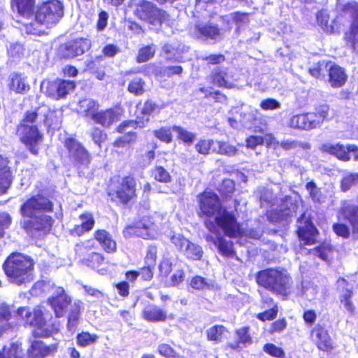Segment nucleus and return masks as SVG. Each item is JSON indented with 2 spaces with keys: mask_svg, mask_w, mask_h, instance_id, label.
<instances>
[{
  "mask_svg": "<svg viewBox=\"0 0 358 358\" xmlns=\"http://www.w3.org/2000/svg\"><path fill=\"white\" fill-rule=\"evenodd\" d=\"M122 115V110L121 108L110 107L103 110H99L92 122L103 128L108 129L120 121Z\"/></svg>",
  "mask_w": 358,
  "mask_h": 358,
  "instance_id": "393cba45",
  "label": "nucleus"
},
{
  "mask_svg": "<svg viewBox=\"0 0 358 358\" xmlns=\"http://www.w3.org/2000/svg\"><path fill=\"white\" fill-rule=\"evenodd\" d=\"M162 216L155 213L143 215L124 227L122 230L123 237L126 239L132 238L144 240L154 239L162 225Z\"/></svg>",
  "mask_w": 358,
  "mask_h": 358,
  "instance_id": "6e6552de",
  "label": "nucleus"
},
{
  "mask_svg": "<svg viewBox=\"0 0 358 358\" xmlns=\"http://www.w3.org/2000/svg\"><path fill=\"white\" fill-rule=\"evenodd\" d=\"M203 255L202 248L190 241L188 246L185 250L184 255L187 259L191 261L201 260Z\"/></svg>",
  "mask_w": 358,
  "mask_h": 358,
  "instance_id": "a18cd8bd",
  "label": "nucleus"
},
{
  "mask_svg": "<svg viewBox=\"0 0 358 358\" xmlns=\"http://www.w3.org/2000/svg\"><path fill=\"white\" fill-rule=\"evenodd\" d=\"M10 6L20 16L29 18L34 13L35 0H10Z\"/></svg>",
  "mask_w": 358,
  "mask_h": 358,
  "instance_id": "c9c22d12",
  "label": "nucleus"
},
{
  "mask_svg": "<svg viewBox=\"0 0 358 358\" xmlns=\"http://www.w3.org/2000/svg\"><path fill=\"white\" fill-rule=\"evenodd\" d=\"M228 332L227 328L223 324H215L207 329L206 339L215 344H219L224 341Z\"/></svg>",
  "mask_w": 358,
  "mask_h": 358,
  "instance_id": "4c0bfd02",
  "label": "nucleus"
},
{
  "mask_svg": "<svg viewBox=\"0 0 358 358\" xmlns=\"http://www.w3.org/2000/svg\"><path fill=\"white\" fill-rule=\"evenodd\" d=\"M78 107L83 117L93 121L99 110L100 104L94 99L85 98L79 101Z\"/></svg>",
  "mask_w": 358,
  "mask_h": 358,
  "instance_id": "f704fd0d",
  "label": "nucleus"
},
{
  "mask_svg": "<svg viewBox=\"0 0 358 358\" xmlns=\"http://www.w3.org/2000/svg\"><path fill=\"white\" fill-rule=\"evenodd\" d=\"M189 285L196 290H203L210 287L205 278L199 275H196L191 278Z\"/></svg>",
  "mask_w": 358,
  "mask_h": 358,
  "instance_id": "774afa93",
  "label": "nucleus"
},
{
  "mask_svg": "<svg viewBox=\"0 0 358 358\" xmlns=\"http://www.w3.org/2000/svg\"><path fill=\"white\" fill-rule=\"evenodd\" d=\"M145 81L141 77L134 78L127 86V91L136 96L142 95L145 92Z\"/></svg>",
  "mask_w": 358,
  "mask_h": 358,
  "instance_id": "49530a36",
  "label": "nucleus"
},
{
  "mask_svg": "<svg viewBox=\"0 0 358 358\" xmlns=\"http://www.w3.org/2000/svg\"><path fill=\"white\" fill-rule=\"evenodd\" d=\"M90 136L94 143L99 148H101L102 144L106 141L108 136L106 133L98 127L92 128Z\"/></svg>",
  "mask_w": 358,
  "mask_h": 358,
  "instance_id": "5fc2aeb1",
  "label": "nucleus"
},
{
  "mask_svg": "<svg viewBox=\"0 0 358 358\" xmlns=\"http://www.w3.org/2000/svg\"><path fill=\"white\" fill-rule=\"evenodd\" d=\"M255 280L259 287L286 300L291 294L293 283L291 275L278 268H268L260 270L255 275Z\"/></svg>",
  "mask_w": 358,
  "mask_h": 358,
  "instance_id": "20e7f679",
  "label": "nucleus"
},
{
  "mask_svg": "<svg viewBox=\"0 0 358 358\" xmlns=\"http://www.w3.org/2000/svg\"><path fill=\"white\" fill-rule=\"evenodd\" d=\"M41 108L38 106L34 110H27L16 126V135L19 141L34 156L39 155L45 138L43 132L36 124Z\"/></svg>",
  "mask_w": 358,
  "mask_h": 358,
  "instance_id": "f03ea898",
  "label": "nucleus"
},
{
  "mask_svg": "<svg viewBox=\"0 0 358 358\" xmlns=\"http://www.w3.org/2000/svg\"><path fill=\"white\" fill-rule=\"evenodd\" d=\"M173 131L176 133V138L179 142H182L185 145L189 146L193 144L196 139V134L188 131L180 125H173Z\"/></svg>",
  "mask_w": 358,
  "mask_h": 358,
  "instance_id": "a19ab883",
  "label": "nucleus"
},
{
  "mask_svg": "<svg viewBox=\"0 0 358 358\" xmlns=\"http://www.w3.org/2000/svg\"><path fill=\"white\" fill-rule=\"evenodd\" d=\"M15 313L24 327L34 328L31 331L33 338H49L59 331L58 324L55 322H49L44 308L41 306L33 308L29 306H20Z\"/></svg>",
  "mask_w": 358,
  "mask_h": 358,
  "instance_id": "7ed1b4c3",
  "label": "nucleus"
},
{
  "mask_svg": "<svg viewBox=\"0 0 358 358\" xmlns=\"http://www.w3.org/2000/svg\"><path fill=\"white\" fill-rule=\"evenodd\" d=\"M172 127H161L153 131V135L161 142L171 143L173 141Z\"/></svg>",
  "mask_w": 358,
  "mask_h": 358,
  "instance_id": "09e8293b",
  "label": "nucleus"
},
{
  "mask_svg": "<svg viewBox=\"0 0 358 358\" xmlns=\"http://www.w3.org/2000/svg\"><path fill=\"white\" fill-rule=\"evenodd\" d=\"M152 176L155 180L163 183H167L171 180L170 173L162 166L155 167L152 170Z\"/></svg>",
  "mask_w": 358,
  "mask_h": 358,
  "instance_id": "4d7b16f0",
  "label": "nucleus"
},
{
  "mask_svg": "<svg viewBox=\"0 0 358 358\" xmlns=\"http://www.w3.org/2000/svg\"><path fill=\"white\" fill-rule=\"evenodd\" d=\"M99 336L95 334H90L89 331H82L76 336V343L78 346L84 348L95 343Z\"/></svg>",
  "mask_w": 358,
  "mask_h": 358,
  "instance_id": "de8ad7c7",
  "label": "nucleus"
},
{
  "mask_svg": "<svg viewBox=\"0 0 358 358\" xmlns=\"http://www.w3.org/2000/svg\"><path fill=\"white\" fill-rule=\"evenodd\" d=\"M328 81L334 88L343 87L348 80V75L344 69L336 64H331L327 69Z\"/></svg>",
  "mask_w": 358,
  "mask_h": 358,
  "instance_id": "c85d7f7f",
  "label": "nucleus"
},
{
  "mask_svg": "<svg viewBox=\"0 0 358 358\" xmlns=\"http://www.w3.org/2000/svg\"><path fill=\"white\" fill-rule=\"evenodd\" d=\"M31 218L24 220L22 224V229L27 233H38V234L44 236L52 230L54 220L50 215L42 214Z\"/></svg>",
  "mask_w": 358,
  "mask_h": 358,
  "instance_id": "6ab92c4d",
  "label": "nucleus"
},
{
  "mask_svg": "<svg viewBox=\"0 0 358 358\" xmlns=\"http://www.w3.org/2000/svg\"><path fill=\"white\" fill-rule=\"evenodd\" d=\"M76 82L64 79L49 81L45 89L46 95L55 100L64 99L67 94L76 88Z\"/></svg>",
  "mask_w": 358,
  "mask_h": 358,
  "instance_id": "5701e85b",
  "label": "nucleus"
},
{
  "mask_svg": "<svg viewBox=\"0 0 358 358\" xmlns=\"http://www.w3.org/2000/svg\"><path fill=\"white\" fill-rule=\"evenodd\" d=\"M171 241L178 250L183 253L190 243L189 240L181 234L173 235L171 237Z\"/></svg>",
  "mask_w": 358,
  "mask_h": 358,
  "instance_id": "338daca9",
  "label": "nucleus"
},
{
  "mask_svg": "<svg viewBox=\"0 0 358 358\" xmlns=\"http://www.w3.org/2000/svg\"><path fill=\"white\" fill-rule=\"evenodd\" d=\"M278 313V306L277 303H275L271 308L257 313L256 317L263 322L273 321L277 317Z\"/></svg>",
  "mask_w": 358,
  "mask_h": 358,
  "instance_id": "6e6d98bb",
  "label": "nucleus"
},
{
  "mask_svg": "<svg viewBox=\"0 0 358 358\" xmlns=\"http://www.w3.org/2000/svg\"><path fill=\"white\" fill-rule=\"evenodd\" d=\"M297 222L299 225L296 233L298 238L304 245H313L316 243V238L319 235V231L313 222L312 217L303 213L299 217Z\"/></svg>",
  "mask_w": 358,
  "mask_h": 358,
  "instance_id": "a211bd4d",
  "label": "nucleus"
},
{
  "mask_svg": "<svg viewBox=\"0 0 358 358\" xmlns=\"http://www.w3.org/2000/svg\"><path fill=\"white\" fill-rule=\"evenodd\" d=\"M97 250L95 243L89 239L85 243L77 244L76 251L83 265L95 269L102 266L106 259L104 255Z\"/></svg>",
  "mask_w": 358,
  "mask_h": 358,
  "instance_id": "ddd939ff",
  "label": "nucleus"
},
{
  "mask_svg": "<svg viewBox=\"0 0 358 358\" xmlns=\"http://www.w3.org/2000/svg\"><path fill=\"white\" fill-rule=\"evenodd\" d=\"M136 137V132L130 131L129 132H127L124 136L117 137L113 141V145L115 148H123L135 142Z\"/></svg>",
  "mask_w": 358,
  "mask_h": 358,
  "instance_id": "864d4df0",
  "label": "nucleus"
},
{
  "mask_svg": "<svg viewBox=\"0 0 358 358\" xmlns=\"http://www.w3.org/2000/svg\"><path fill=\"white\" fill-rule=\"evenodd\" d=\"M174 314H167L166 312L159 306L151 304L145 306L142 312L141 317L145 321L149 322H164L167 320L175 318Z\"/></svg>",
  "mask_w": 358,
  "mask_h": 358,
  "instance_id": "cd10ccee",
  "label": "nucleus"
},
{
  "mask_svg": "<svg viewBox=\"0 0 358 358\" xmlns=\"http://www.w3.org/2000/svg\"><path fill=\"white\" fill-rule=\"evenodd\" d=\"M206 240L214 243L220 253L225 257H233L236 256V252L234 249L233 243L227 241L223 236L218 234L215 238L212 235L206 236Z\"/></svg>",
  "mask_w": 358,
  "mask_h": 358,
  "instance_id": "2f4dec72",
  "label": "nucleus"
},
{
  "mask_svg": "<svg viewBox=\"0 0 358 358\" xmlns=\"http://www.w3.org/2000/svg\"><path fill=\"white\" fill-rule=\"evenodd\" d=\"M198 217L203 220L205 227L215 233L217 228L231 238L243 235V230L234 211L223 206L218 195L213 191L204 190L196 196Z\"/></svg>",
  "mask_w": 358,
  "mask_h": 358,
  "instance_id": "f257e3e1",
  "label": "nucleus"
},
{
  "mask_svg": "<svg viewBox=\"0 0 358 358\" xmlns=\"http://www.w3.org/2000/svg\"><path fill=\"white\" fill-rule=\"evenodd\" d=\"M357 184H358V172L350 173L341 178L340 187L341 191L345 192Z\"/></svg>",
  "mask_w": 358,
  "mask_h": 358,
  "instance_id": "603ef678",
  "label": "nucleus"
},
{
  "mask_svg": "<svg viewBox=\"0 0 358 358\" xmlns=\"http://www.w3.org/2000/svg\"><path fill=\"white\" fill-rule=\"evenodd\" d=\"M92 47V41L88 38L78 37L65 43L64 45V56L73 58L80 56L89 51Z\"/></svg>",
  "mask_w": 358,
  "mask_h": 358,
  "instance_id": "b1692460",
  "label": "nucleus"
},
{
  "mask_svg": "<svg viewBox=\"0 0 358 358\" xmlns=\"http://www.w3.org/2000/svg\"><path fill=\"white\" fill-rule=\"evenodd\" d=\"M319 150L322 153L331 155L341 162L358 161V146L355 144L325 143L320 146Z\"/></svg>",
  "mask_w": 358,
  "mask_h": 358,
  "instance_id": "4468645a",
  "label": "nucleus"
},
{
  "mask_svg": "<svg viewBox=\"0 0 358 358\" xmlns=\"http://www.w3.org/2000/svg\"><path fill=\"white\" fill-rule=\"evenodd\" d=\"M43 337L30 338L29 346L27 354L22 353V343L12 342L9 348L4 346L0 350V358H45L55 354L58 349V343H54L50 345H45L40 340Z\"/></svg>",
  "mask_w": 358,
  "mask_h": 358,
  "instance_id": "39448f33",
  "label": "nucleus"
},
{
  "mask_svg": "<svg viewBox=\"0 0 358 358\" xmlns=\"http://www.w3.org/2000/svg\"><path fill=\"white\" fill-rule=\"evenodd\" d=\"M8 87L10 91L20 94L28 93L31 89L27 78L19 72H14L10 75Z\"/></svg>",
  "mask_w": 358,
  "mask_h": 358,
  "instance_id": "7c9ffc66",
  "label": "nucleus"
},
{
  "mask_svg": "<svg viewBox=\"0 0 358 358\" xmlns=\"http://www.w3.org/2000/svg\"><path fill=\"white\" fill-rule=\"evenodd\" d=\"M341 11L353 17V21L348 30L345 32L344 40L350 45L353 50H358V3L347 2L342 6Z\"/></svg>",
  "mask_w": 358,
  "mask_h": 358,
  "instance_id": "f3484780",
  "label": "nucleus"
},
{
  "mask_svg": "<svg viewBox=\"0 0 358 358\" xmlns=\"http://www.w3.org/2000/svg\"><path fill=\"white\" fill-rule=\"evenodd\" d=\"M330 64L331 62L318 61L313 66L308 69V73L310 76L317 79H322L324 76V70H327L329 67L328 66Z\"/></svg>",
  "mask_w": 358,
  "mask_h": 358,
  "instance_id": "8fccbe9b",
  "label": "nucleus"
},
{
  "mask_svg": "<svg viewBox=\"0 0 358 358\" xmlns=\"http://www.w3.org/2000/svg\"><path fill=\"white\" fill-rule=\"evenodd\" d=\"M157 247L155 245H150L148 247L146 254L144 258L145 264L155 266L157 259Z\"/></svg>",
  "mask_w": 358,
  "mask_h": 358,
  "instance_id": "69168bd1",
  "label": "nucleus"
},
{
  "mask_svg": "<svg viewBox=\"0 0 358 358\" xmlns=\"http://www.w3.org/2000/svg\"><path fill=\"white\" fill-rule=\"evenodd\" d=\"M68 152V157L75 165L88 166L92 159L91 155L86 148L73 136L66 137L63 142Z\"/></svg>",
  "mask_w": 358,
  "mask_h": 358,
  "instance_id": "dca6fc26",
  "label": "nucleus"
},
{
  "mask_svg": "<svg viewBox=\"0 0 358 358\" xmlns=\"http://www.w3.org/2000/svg\"><path fill=\"white\" fill-rule=\"evenodd\" d=\"M310 337L320 351L330 353L336 348V345L324 325L317 324L313 327L310 331Z\"/></svg>",
  "mask_w": 358,
  "mask_h": 358,
  "instance_id": "aec40b11",
  "label": "nucleus"
},
{
  "mask_svg": "<svg viewBox=\"0 0 358 358\" xmlns=\"http://www.w3.org/2000/svg\"><path fill=\"white\" fill-rule=\"evenodd\" d=\"M93 238L99 244L105 252L108 254H114L117 251V243L116 240L106 229H96L93 233Z\"/></svg>",
  "mask_w": 358,
  "mask_h": 358,
  "instance_id": "bb28decb",
  "label": "nucleus"
},
{
  "mask_svg": "<svg viewBox=\"0 0 358 358\" xmlns=\"http://www.w3.org/2000/svg\"><path fill=\"white\" fill-rule=\"evenodd\" d=\"M53 210V202L41 194L31 196L20 208V212L23 217H33L36 216V212L52 213Z\"/></svg>",
  "mask_w": 358,
  "mask_h": 358,
  "instance_id": "2eb2a0df",
  "label": "nucleus"
},
{
  "mask_svg": "<svg viewBox=\"0 0 358 358\" xmlns=\"http://www.w3.org/2000/svg\"><path fill=\"white\" fill-rule=\"evenodd\" d=\"M331 118L330 106L324 103L315 106L313 111L292 115L288 125L294 129L312 130L320 127L324 121Z\"/></svg>",
  "mask_w": 358,
  "mask_h": 358,
  "instance_id": "9d476101",
  "label": "nucleus"
},
{
  "mask_svg": "<svg viewBox=\"0 0 358 358\" xmlns=\"http://www.w3.org/2000/svg\"><path fill=\"white\" fill-rule=\"evenodd\" d=\"M213 141L210 139H199L195 144L196 151L201 155H208L210 154L211 148L213 145Z\"/></svg>",
  "mask_w": 358,
  "mask_h": 358,
  "instance_id": "052dcab7",
  "label": "nucleus"
},
{
  "mask_svg": "<svg viewBox=\"0 0 358 358\" xmlns=\"http://www.w3.org/2000/svg\"><path fill=\"white\" fill-rule=\"evenodd\" d=\"M231 18L234 23L237 26V29H240L244 24L249 23V13L240 11H236L231 13Z\"/></svg>",
  "mask_w": 358,
  "mask_h": 358,
  "instance_id": "0e129e2a",
  "label": "nucleus"
},
{
  "mask_svg": "<svg viewBox=\"0 0 358 358\" xmlns=\"http://www.w3.org/2000/svg\"><path fill=\"white\" fill-rule=\"evenodd\" d=\"M7 157L0 155V195L5 194L12 183V171Z\"/></svg>",
  "mask_w": 358,
  "mask_h": 358,
  "instance_id": "473e14b6",
  "label": "nucleus"
},
{
  "mask_svg": "<svg viewBox=\"0 0 358 358\" xmlns=\"http://www.w3.org/2000/svg\"><path fill=\"white\" fill-rule=\"evenodd\" d=\"M80 223L75 224L69 230V234L72 237H80L93 229L95 219L92 213L84 212L78 216Z\"/></svg>",
  "mask_w": 358,
  "mask_h": 358,
  "instance_id": "a878e982",
  "label": "nucleus"
},
{
  "mask_svg": "<svg viewBox=\"0 0 358 358\" xmlns=\"http://www.w3.org/2000/svg\"><path fill=\"white\" fill-rule=\"evenodd\" d=\"M156 52V46L153 44L142 46L136 57L138 63H144L152 59Z\"/></svg>",
  "mask_w": 358,
  "mask_h": 358,
  "instance_id": "c03bdc74",
  "label": "nucleus"
},
{
  "mask_svg": "<svg viewBox=\"0 0 358 358\" xmlns=\"http://www.w3.org/2000/svg\"><path fill=\"white\" fill-rule=\"evenodd\" d=\"M210 84L217 87L231 89L234 84L228 81V74L221 67L215 68L208 76Z\"/></svg>",
  "mask_w": 358,
  "mask_h": 358,
  "instance_id": "72a5a7b5",
  "label": "nucleus"
},
{
  "mask_svg": "<svg viewBox=\"0 0 358 358\" xmlns=\"http://www.w3.org/2000/svg\"><path fill=\"white\" fill-rule=\"evenodd\" d=\"M148 124V118L136 117L134 120H126L121 122L115 129V132L119 134H126L129 132V128L136 129L138 128H144Z\"/></svg>",
  "mask_w": 358,
  "mask_h": 358,
  "instance_id": "e433bc0d",
  "label": "nucleus"
},
{
  "mask_svg": "<svg viewBox=\"0 0 358 358\" xmlns=\"http://www.w3.org/2000/svg\"><path fill=\"white\" fill-rule=\"evenodd\" d=\"M352 290L350 289H345L344 292L339 296L341 303H343L347 310L352 313L355 311V307L352 301Z\"/></svg>",
  "mask_w": 358,
  "mask_h": 358,
  "instance_id": "680f3d73",
  "label": "nucleus"
},
{
  "mask_svg": "<svg viewBox=\"0 0 358 358\" xmlns=\"http://www.w3.org/2000/svg\"><path fill=\"white\" fill-rule=\"evenodd\" d=\"M236 340L233 343H229L227 348L233 350H240L253 343L252 337L250 334V327L245 326L235 331Z\"/></svg>",
  "mask_w": 358,
  "mask_h": 358,
  "instance_id": "c756f323",
  "label": "nucleus"
},
{
  "mask_svg": "<svg viewBox=\"0 0 358 358\" xmlns=\"http://www.w3.org/2000/svg\"><path fill=\"white\" fill-rule=\"evenodd\" d=\"M72 299L62 287H57L55 293L48 298L47 303L56 317H62L66 313Z\"/></svg>",
  "mask_w": 358,
  "mask_h": 358,
  "instance_id": "412c9836",
  "label": "nucleus"
},
{
  "mask_svg": "<svg viewBox=\"0 0 358 358\" xmlns=\"http://www.w3.org/2000/svg\"><path fill=\"white\" fill-rule=\"evenodd\" d=\"M157 352L165 358H179L178 353L169 344L162 343L157 346Z\"/></svg>",
  "mask_w": 358,
  "mask_h": 358,
  "instance_id": "bf43d9fd",
  "label": "nucleus"
},
{
  "mask_svg": "<svg viewBox=\"0 0 358 358\" xmlns=\"http://www.w3.org/2000/svg\"><path fill=\"white\" fill-rule=\"evenodd\" d=\"M106 194L112 203L128 206L137 200V180L131 174L118 176L115 182L111 180L108 185Z\"/></svg>",
  "mask_w": 358,
  "mask_h": 358,
  "instance_id": "423d86ee",
  "label": "nucleus"
},
{
  "mask_svg": "<svg viewBox=\"0 0 358 358\" xmlns=\"http://www.w3.org/2000/svg\"><path fill=\"white\" fill-rule=\"evenodd\" d=\"M83 305V303L80 300H76L71 306L67 322V328L69 330H73L76 328L80 320Z\"/></svg>",
  "mask_w": 358,
  "mask_h": 358,
  "instance_id": "ea45409f",
  "label": "nucleus"
},
{
  "mask_svg": "<svg viewBox=\"0 0 358 358\" xmlns=\"http://www.w3.org/2000/svg\"><path fill=\"white\" fill-rule=\"evenodd\" d=\"M15 314L11 305L0 303V338L18 329L20 323L15 320Z\"/></svg>",
  "mask_w": 358,
  "mask_h": 358,
  "instance_id": "4be33fe9",
  "label": "nucleus"
},
{
  "mask_svg": "<svg viewBox=\"0 0 358 358\" xmlns=\"http://www.w3.org/2000/svg\"><path fill=\"white\" fill-rule=\"evenodd\" d=\"M196 29L197 34L206 39L217 40L221 36L220 28L215 24H199L196 27Z\"/></svg>",
  "mask_w": 358,
  "mask_h": 358,
  "instance_id": "58836bf2",
  "label": "nucleus"
},
{
  "mask_svg": "<svg viewBox=\"0 0 358 358\" xmlns=\"http://www.w3.org/2000/svg\"><path fill=\"white\" fill-rule=\"evenodd\" d=\"M217 190L222 198H231L236 190L235 182L230 178H224L217 186Z\"/></svg>",
  "mask_w": 358,
  "mask_h": 358,
  "instance_id": "37998d69",
  "label": "nucleus"
},
{
  "mask_svg": "<svg viewBox=\"0 0 358 358\" xmlns=\"http://www.w3.org/2000/svg\"><path fill=\"white\" fill-rule=\"evenodd\" d=\"M280 145L284 150H290L297 148L306 150L310 148V144L308 142H299L292 139L282 141Z\"/></svg>",
  "mask_w": 358,
  "mask_h": 358,
  "instance_id": "3c124183",
  "label": "nucleus"
},
{
  "mask_svg": "<svg viewBox=\"0 0 358 358\" xmlns=\"http://www.w3.org/2000/svg\"><path fill=\"white\" fill-rule=\"evenodd\" d=\"M162 106L158 105L152 99H147L143 103V106L141 110V116L136 117L148 118V123L150 122V116L154 114H159Z\"/></svg>",
  "mask_w": 358,
  "mask_h": 358,
  "instance_id": "79ce46f5",
  "label": "nucleus"
},
{
  "mask_svg": "<svg viewBox=\"0 0 358 358\" xmlns=\"http://www.w3.org/2000/svg\"><path fill=\"white\" fill-rule=\"evenodd\" d=\"M337 218L348 222L349 226L341 222L334 223L332 230L335 234L348 239L352 234L355 238L358 239V205L343 201L338 210Z\"/></svg>",
  "mask_w": 358,
  "mask_h": 358,
  "instance_id": "1a4fd4ad",
  "label": "nucleus"
},
{
  "mask_svg": "<svg viewBox=\"0 0 358 358\" xmlns=\"http://www.w3.org/2000/svg\"><path fill=\"white\" fill-rule=\"evenodd\" d=\"M287 322L285 317H280L273 321L268 330L270 334H280L287 329Z\"/></svg>",
  "mask_w": 358,
  "mask_h": 358,
  "instance_id": "e2e57ef3",
  "label": "nucleus"
},
{
  "mask_svg": "<svg viewBox=\"0 0 358 358\" xmlns=\"http://www.w3.org/2000/svg\"><path fill=\"white\" fill-rule=\"evenodd\" d=\"M263 351L271 357L275 358H284L285 353L282 348L272 343H266L263 346Z\"/></svg>",
  "mask_w": 358,
  "mask_h": 358,
  "instance_id": "13d9d810",
  "label": "nucleus"
},
{
  "mask_svg": "<svg viewBox=\"0 0 358 358\" xmlns=\"http://www.w3.org/2000/svg\"><path fill=\"white\" fill-rule=\"evenodd\" d=\"M63 4L59 0H47L41 2L35 12V22L25 25L26 31L28 34H37L38 30L34 27L36 23L48 28L57 24L63 16Z\"/></svg>",
  "mask_w": 358,
  "mask_h": 358,
  "instance_id": "0eeeda50",
  "label": "nucleus"
},
{
  "mask_svg": "<svg viewBox=\"0 0 358 358\" xmlns=\"http://www.w3.org/2000/svg\"><path fill=\"white\" fill-rule=\"evenodd\" d=\"M134 15L141 20L154 26H161L169 21V15L166 11L158 8L152 2L141 1L135 7Z\"/></svg>",
  "mask_w": 358,
  "mask_h": 358,
  "instance_id": "f8f14e48",
  "label": "nucleus"
},
{
  "mask_svg": "<svg viewBox=\"0 0 358 358\" xmlns=\"http://www.w3.org/2000/svg\"><path fill=\"white\" fill-rule=\"evenodd\" d=\"M6 276L18 285L25 282L34 269L32 259L19 252L10 254L3 264Z\"/></svg>",
  "mask_w": 358,
  "mask_h": 358,
  "instance_id": "9b49d317",
  "label": "nucleus"
}]
</instances>
